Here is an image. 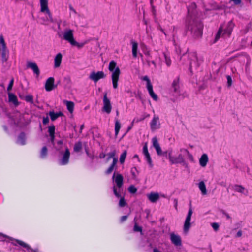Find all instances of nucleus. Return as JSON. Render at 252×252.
<instances>
[{"label":"nucleus","instance_id":"obj_1","mask_svg":"<svg viewBox=\"0 0 252 252\" xmlns=\"http://www.w3.org/2000/svg\"><path fill=\"white\" fill-rule=\"evenodd\" d=\"M152 141L153 146L156 149L157 154L158 156L162 155L166 157V158L169 159L171 164H181L184 166H187V164L182 154H180L177 157L173 156L172 155L173 151L172 149H169L166 151L162 152L157 137H153Z\"/></svg>","mask_w":252,"mask_h":252},{"label":"nucleus","instance_id":"obj_2","mask_svg":"<svg viewBox=\"0 0 252 252\" xmlns=\"http://www.w3.org/2000/svg\"><path fill=\"white\" fill-rule=\"evenodd\" d=\"M196 4L194 3H192L188 7V18H190V20L192 19V21H190V24L189 28H190L192 35L195 38H198L201 36L202 34L203 26L200 21L193 19L196 14Z\"/></svg>","mask_w":252,"mask_h":252},{"label":"nucleus","instance_id":"obj_3","mask_svg":"<svg viewBox=\"0 0 252 252\" xmlns=\"http://www.w3.org/2000/svg\"><path fill=\"white\" fill-rule=\"evenodd\" d=\"M63 141L59 140L57 142L55 146L56 150L58 152V164L60 165H66L69 163L70 152L67 146H64V150L62 148Z\"/></svg>","mask_w":252,"mask_h":252},{"label":"nucleus","instance_id":"obj_4","mask_svg":"<svg viewBox=\"0 0 252 252\" xmlns=\"http://www.w3.org/2000/svg\"><path fill=\"white\" fill-rule=\"evenodd\" d=\"M117 63L114 61H111L109 63L108 69L112 72V81L113 87L114 89L118 88V82L120 74V70L118 67H116Z\"/></svg>","mask_w":252,"mask_h":252},{"label":"nucleus","instance_id":"obj_5","mask_svg":"<svg viewBox=\"0 0 252 252\" xmlns=\"http://www.w3.org/2000/svg\"><path fill=\"white\" fill-rule=\"evenodd\" d=\"M64 39L69 42L71 46L83 47L87 45L90 40H85L80 43L77 42L73 38V31L72 30H66L63 33Z\"/></svg>","mask_w":252,"mask_h":252},{"label":"nucleus","instance_id":"obj_6","mask_svg":"<svg viewBox=\"0 0 252 252\" xmlns=\"http://www.w3.org/2000/svg\"><path fill=\"white\" fill-rule=\"evenodd\" d=\"M234 27V24L230 21H229L226 28L221 26L216 35L215 42H216L220 36H229L231 34L232 30Z\"/></svg>","mask_w":252,"mask_h":252},{"label":"nucleus","instance_id":"obj_7","mask_svg":"<svg viewBox=\"0 0 252 252\" xmlns=\"http://www.w3.org/2000/svg\"><path fill=\"white\" fill-rule=\"evenodd\" d=\"M123 177L121 174L118 173L116 174L115 173L113 174L112 180L113 182L116 183V186L119 189L118 190L116 186H114L113 187V190L114 194L118 198H120L121 197L120 192L121 190V188L123 185Z\"/></svg>","mask_w":252,"mask_h":252},{"label":"nucleus","instance_id":"obj_8","mask_svg":"<svg viewBox=\"0 0 252 252\" xmlns=\"http://www.w3.org/2000/svg\"><path fill=\"white\" fill-rule=\"evenodd\" d=\"M40 11L46 15L44 21L53 22L52 14L48 6V0H40Z\"/></svg>","mask_w":252,"mask_h":252},{"label":"nucleus","instance_id":"obj_9","mask_svg":"<svg viewBox=\"0 0 252 252\" xmlns=\"http://www.w3.org/2000/svg\"><path fill=\"white\" fill-rule=\"evenodd\" d=\"M190 207L189 208L187 216L186 217L184 224V231L185 233H187L189 231L190 227H191V218L193 213L191 204L190 203Z\"/></svg>","mask_w":252,"mask_h":252},{"label":"nucleus","instance_id":"obj_10","mask_svg":"<svg viewBox=\"0 0 252 252\" xmlns=\"http://www.w3.org/2000/svg\"><path fill=\"white\" fill-rule=\"evenodd\" d=\"M141 79L143 81H146L147 83V89L150 95L154 100L157 101L158 100V96L153 91V86L151 83V81L147 76H144L141 78Z\"/></svg>","mask_w":252,"mask_h":252},{"label":"nucleus","instance_id":"obj_11","mask_svg":"<svg viewBox=\"0 0 252 252\" xmlns=\"http://www.w3.org/2000/svg\"><path fill=\"white\" fill-rule=\"evenodd\" d=\"M202 62L203 59L202 57L198 58L195 53H192L189 66L190 71H191L193 67H198Z\"/></svg>","mask_w":252,"mask_h":252},{"label":"nucleus","instance_id":"obj_12","mask_svg":"<svg viewBox=\"0 0 252 252\" xmlns=\"http://www.w3.org/2000/svg\"><path fill=\"white\" fill-rule=\"evenodd\" d=\"M103 106L102 107L103 111L107 113V114L110 113L112 109V106L111 104L110 100L107 96V94L105 93L103 98Z\"/></svg>","mask_w":252,"mask_h":252},{"label":"nucleus","instance_id":"obj_13","mask_svg":"<svg viewBox=\"0 0 252 252\" xmlns=\"http://www.w3.org/2000/svg\"><path fill=\"white\" fill-rule=\"evenodd\" d=\"M150 125L152 131L159 129L160 127V123L159 117L155 115L150 123Z\"/></svg>","mask_w":252,"mask_h":252},{"label":"nucleus","instance_id":"obj_14","mask_svg":"<svg viewBox=\"0 0 252 252\" xmlns=\"http://www.w3.org/2000/svg\"><path fill=\"white\" fill-rule=\"evenodd\" d=\"M105 76L106 75L103 71L97 72L93 71L90 74L89 78L94 82H97L99 79L104 78Z\"/></svg>","mask_w":252,"mask_h":252},{"label":"nucleus","instance_id":"obj_15","mask_svg":"<svg viewBox=\"0 0 252 252\" xmlns=\"http://www.w3.org/2000/svg\"><path fill=\"white\" fill-rule=\"evenodd\" d=\"M143 154L144 155L145 158L146 160L147 163L149 164L150 167H152L153 164L152 163V160L150 157V154L149 153L148 150L147 143H145L143 147Z\"/></svg>","mask_w":252,"mask_h":252},{"label":"nucleus","instance_id":"obj_16","mask_svg":"<svg viewBox=\"0 0 252 252\" xmlns=\"http://www.w3.org/2000/svg\"><path fill=\"white\" fill-rule=\"evenodd\" d=\"M56 86L54 84V78L49 77L47 79L45 84V90L48 91H51L56 88Z\"/></svg>","mask_w":252,"mask_h":252},{"label":"nucleus","instance_id":"obj_17","mask_svg":"<svg viewBox=\"0 0 252 252\" xmlns=\"http://www.w3.org/2000/svg\"><path fill=\"white\" fill-rule=\"evenodd\" d=\"M170 238L171 242L175 246H180L182 245L181 238L179 235L172 233L170 235Z\"/></svg>","mask_w":252,"mask_h":252},{"label":"nucleus","instance_id":"obj_18","mask_svg":"<svg viewBox=\"0 0 252 252\" xmlns=\"http://www.w3.org/2000/svg\"><path fill=\"white\" fill-rule=\"evenodd\" d=\"M27 66L28 68L32 69L34 73L38 77L40 74L39 69L35 62L28 61L27 63Z\"/></svg>","mask_w":252,"mask_h":252},{"label":"nucleus","instance_id":"obj_19","mask_svg":"<svg viewBox=\"0 0 252 252\" xmlns=\"http://www.w3.org/2000/svg\"><path fill=\"white\" fill-rule=\"evenodd\" d=\"M172 89L173 91L176 93L177 94L180 95V85H179V78L177 77L175 78L172 84Z\"/></svg>","mask_w":252,"mask_h":252},{"label":"nucleus","instance_id":"obj_20","mask_svg":"<svg viewBox=\"0 0 252 252\" xmlns=\"http://www.w3.org/2000/svg\"><path fill=\"white\" fill-rule=\"evenodd\" d=\"M148 199L152 203L156 202L159 199V195L158 192H152L147 195Z\"/></svg>","mask_w":252,"mask_h":252},{"label":"nucleus","instance_id":"obj_21","mask_svg":"<svg viewBox=\"0 0 252 252\" xmlns=\"http://www.w3.org/2000/svg\"><path fill=\"white\" fill-rule=\"evenodd\" d=\"M209 158L206 154H203L200 157L199 162L200 165L202 167H205L208 162Z\"/></svg>","mask_w":252,"mask_h":252},{"label":"nucleus","instance_id":"obj_22","mask_svg":"<svg viewBox=\"0 0 252 252\" xmlns=\"http://www.w3.org/2000/svg\"><path fill=\"white\" fill-rule=\"evenodd\" d=\"M48 114L52 121H55L59 117H61L63 115V113L61 111L55 113L53 111H50Z\"/></svg>","mask_w":252,"mask_h":252},{"label":"nucleus","instance_id":"obj_23","mask_svg":"<svg viewBox=\"0 0 252 252\" xmlns=\"http://www.w3.org/2000/svg\"><path fill=\"white\" fill-rule=\"evenodd\" d=\"M234 190L237 192L247 195L248 191L241 185H235L234 186Z\"/></svg>","mask_w":252,"mask_h":252},{"label":"nucleus","instance_id":"obj_24","mask_svg":"<svg viewBox=\"0 0 252 252\" xmlns=\"http://www.w3.org/2000/svg\"><path fill=\"white\" fill-rule=\"evenodd\" d=\"M62 59V55L61 53H59L57 54L55 59H54V66L55 68L59 67L61 63Z\"/></svg>","mask_w":252,"mask_h":252},{"label":"nucleus","instance_id":"obj_25","mask_svg":"<svg viewBox=\"0 0 252 252\" xmlns=\"http://www.w3.org/2000/svg\"><path fill=\"white\" fill-rule=\"evenodd\" d=\"M8 99L10 102L12 103L15 106H18L19 103L17 96L12 93H9L8 94Z\"/></svg>","mask_w":252,"mask_h":252},{"label":"nucleus","instance_id":"obj_26","mask_svg":"<svg viewBox=\"0 0 252 252\" xmlns=\"http://www.w3.org/2000/svg\"><path fill=\"white\" fill-rule=\"evenodd\" d=\"M17 143L21 145L26 144V136L24 133H21L18 137Z\"/></svg>","mask_w":252,"mask_h":252},{"label":"nucleus","instance_id":"obj_27","mask_svg":"<svg viewBox=\"0 0 252 252\" xmlns=\"http://www.w3.org/2000/svg\"><path fill=\"white\" fill-rule=\"evenodd\" d=\"M198 188L199 190L201 191V193L203 195L207 194V190L206 185L203 181H200L198 183Z\"/></svg>","mask_w":252,"mask_h":252},{"label":"nucleus","instance_id":"obj_28","mask_svg":"<svg viewBox=\"0 0 252 252\" xmlns=\"http://www.w3.org/2000/svg\"><path fill=\"white\" fill-rule=\"evenodd\" d=\"M64 103L66 104L68 111L71 113H73L74 108V103L67 100L64 101Z\"/></svg>","mask_w":252,"mask_h":252},{"label":"nucleus","instance_id":"obj_29","mask_svg":"<svg viewBox=\"0 0 252 252\" xmlns=\"http://www.w3.org/2000/svg\"><path fill=\"white\" fill-rule=\"evenodd\" d=\"M180 151L181 153L187 154V155L188 157V158L190 161H191V162L194 161V158H193V156L191 154H190L189 152V151L187 149H185V148H181V149H180Z\"/></svg>","mask_w":252,"mask_h":252},{"label":"nucleus","instance_id":"obj_30","mask_svg":"<svg viewBox=\"0 0 252 252\" xmlns=\"http://www.w3.org/2000/svg\"><path fill=\"white\" fill-rule=\"evenodd\" d=\"M117 162H118V158H114L113 161L112 163L110 166V167L108 168V169L106 170V174H109L113 171Z\"/></svg>","mask_w":252,"mask_h":252},{"label":"nucleus","instance_id":"obj_31","mask_svg":"<svg viewBox=\"0 0 252 252\" xmlns=\"http://www.w3.org/2000/svg\"><path fill=\"white\" fill-rule=\"evenodd\" d=\"M121 126L120 122L117 119L115 120V134L117 136L119 133Z\"/></svg>","mask_w":252,"mask_h":252},{"label":"nucleus","instance_id":"obj_32","mask_svg":"<svg viewBox=\"0 0 252 252\" xmlns=\"http://www.w3.org/2000/svg\"><path fill=\"white\" fill-rule=\"evenodd\" d=\"M82 148V144L81 142H76L74 146L73 150L75 152H79Z\"/></svg>","mask_w":252,"mask_h":252},{"label":"nucleus","instance_id":"obj_33","mask_svg":"<svg viewBox=\"0 0 252 252\" xmlns=\"http://www.w3.org/2000/svg\"><path fill=\"white\" fill-rule=\"evenodd\" d=\"M15 241L16 242V243L12 242V243L14 245H17V244H18L20 245V246L27 248L28 250H29V251L30 250V248L29 246L27 244H26L25 242H24L22 241L19 240H15Z\"/></svg>","mask_w":252,"mask_h":252},{"label":"nucleus","instance_id":"obj_34","mask_svg":"<svg viewBox=\"0 0 252 252\" xmlns=\"http://www.w3.org/2000/svg\"><path fill=\"white\" fill-rule=\"evenodd\" d=\"M47 148L46 146H44L40 152V157L43 159L45 158L47 155Z\"/></svg>","mask_w":252,"mask_h":252},{"label":"nucleus","instance_id":"obj_35","mask_svg":"<svg viewBox=\"0 0 252 252\" xmlns=\"http://www.w3.org/2000/svg\"><path fill=\"white\" fill-rule=\"evenodd\" d=\"M130 172L133 179L136 180L138 174V171L137 170V168L135 167L131 168Z\"/></svg>","mask_w":252,"mask_h":252},{"label":"nucleus","instance_id":"obj_36","mask_svg":"<svg viewBox=\"0 0 252 252\" xmlns=\"http://www.w3.org/2000/svg\"><path fill=\"white\" fill-rule=\"evenodd\" d=\"M115 155H116L115 150H113V151L107 154L108 158H107V160L108 161L111 158H113V160H114V158H117L115 157Z\"/></svg>","mask_w":252,"mask_h":252},{"label":"nucleus","instance_id":"obj_37","mask_svg":"<svg viewBox=\"0 0 252 252\" xmlns=\"http://www.w3.org/2000/svg\"><path fill=\"white\" fill-rule=\"evenodd\" d=\"M127 152L126 151H124L123 153L121 155L120 157V162L121 164H123L125 160L126 157V156Z\"/></svg>","mask_w":252,"mask_h":252},{"label":"nucleus","instance_id":"obj_38","mask_svg":"<svg viewBox=\"0 0 252 252\" xmlns=\"http://www.w3.org/2000/svg\"><path fill=\"white\" fill-rule=\"evenodd\" d=\"M6 239H8L9 240H13L11 237L0 233V241H6Z\"/></svg>","mask_w":252,"mask_h":252},{"label":"nucleus","instance_id":"obj_39","mask_svg":"<svg viewBox=\"0 0 252 252\" xmlns=\"http://www.w3.org/2000/svg\"><path fill=\"white\" fill-rule=\"evenodd\" d=\"M25 100L27 102H30L32 104L33 103V96L31 95H27L25 96Z\"/></svg>","mask_w":252,"mask_h":252},{"label":"nucleus","instance_id":"obj_40","mask_svg":"<svg viewBox=\"0 0 252 252\" xmlns=\"http://www.w3.org/2000/svg\"><path fill=\"white\" fill-rule=\"evenodd\" d=\"M164 58H165V63H166L167 66H170L171 64V61L170 58L169 57H168V56L165 54H164Z\"/></svg>","mask_w":252,"mask_h":252},{"label":"nucleus","instance_id":"obj_41","mask_svg":"<svg viewBox=\"0 0 252 252\" xmlns=\"http://www.w3.org/2000/svg\"><path fill=\"white\" fill-rule=\"evenodd\" d=\"M128 190L129 192L131 193H135L137 190V189L133 185L130 186L128 189Z\"/></svg>","mask_w":252,"mask_h":252},{"label":"nucleus","instance_id":"obj_42","mask_svg":"<svg viewBox=\"0 0 252 252\" xmlns=\"http://www.w3.org/2000/svg\"><path fill=\"white\" fill-rule=\"evenodd\" d=\"M120 197L121 198L119 202V205L120 207H123L126 205V202L124 197H121V196Z\"/></svg>","mask_w":252,"mask_h":252},{"label":"nucleus","instance_id":"obj_43","mask_svg":"<svg viewBox=\"0 0 252 252\" xmlns=\"http://www.w3.org/2000/svg\"><path fill=\"white\" fill-rule=\"evenodd\" d=\"M55 130V127L54 126H51L48 127V132L49 133V135L54 134Z\"/></svg>","mask_w":252,"mask_h":252},{"label":"nucleus","instance_id":"obj_44","mask_svg":"<svg viewBox=\"0 0 252 252\" xmlns=\"http://www.w3.org/2000/svg\"><path fill=\"white\" fill-rule=\"evenodd\" d=\"M6 47V44L5 43L4 37L2 35H0V47Z\"/></svg>","mask_w":252,"mask_h":252},{"label":"nucleus","instance_id":"obj_45","mask_svg":"<svg viewBox=\"0 0 252 252\" xmlns=\"http://www.w3.org/2000/svg\"><path fill=\"white\" fill-rule=\"evenodd\" d=\"M226 79H227V86L228 87H230L232 85V80L231 77L229 75H227Z\"/></svg>","mask_w":252,"mask_h":252},{"label":"nucleus","instance_id":"obj_46","mask_svg":"<svg viewBox=\"0 0 252 252\" xmlns=\"http://www.w3.org/2000/svg\"><path fill=\"white\" fill-rule=\"evenodd\" d=\"M7 48H2V56L3 59L6 61V56H7Z\"/></svg>","mask_w":252,"mask_h":252},{"label":"nucleus","instance_id":"obj_47","mask_svg":"<svg viewBox=\"0 0 252 252\" xmlns=\"http://www.w3.org/2000/svg\"><path fill=\"white\" fill-rule=\"evenodd\" d=\"M211 225H212V227H213V229L215 231H217L218 230L219 227V225L218 223L214 222V223H212Z\"/></svg>","mask_w":252,"mask_h":252},{"label":"nucleus","instance_id":"obj_48","mask_svg":"<svg viewBox=\"0 0 252 252\" xmlns=\"http://www.w3.org/2000/svg\"><path fill=\"white\" fill-rule=\"evenodd\" d=\"M134 231H137V232L142 231V228L141 227H139V226H137L136 224H135L134 227Z\"/></svg>","mask_w":252,"mask_h":252},{"label":"nucleus","instance_id":"obj_49","mask_svg":"<svg viewBox=\"0 0 252 252\" xmlns=\"http://www.w3.org/2000/svg\"><path fill=\"white\" fill-rule=\"evenodd\" d=\"M49 120L48 117H44L43 119V124L46 125L49 123Z\"/></svg>","mask_w":252,"mask_h":252},{"label":"nucleus","instance_id":"obj_50","mask_svg":"<svg viewBox=\"0 0 252 252\" xmlns=\"http://www.w3.org/2000/svg\"><path fill=\"white\" fill-rule=\"evenodd\" d=\"M137 54V48H132V55L133 57H136Z\"/></svg>","mask_w":252,"mask_h":252},{"label":"nucleus","instance_id":"obj_51","mask_svg":"<svg viewBox=\"0 0 252 252\" xmlns=\"http://www.w3.org/2000/svg\"><path fill=\"white\" fill-rule=\"evenodd\" d=\"M50 137V141L53 144H54V139H55V134L49 135Z\"/></svg>","mask_w":252,"mask_h":252},{"label":"nucleus","instance_id":"obj_52","mask_svg":"<svg viewBox=\"0 0 252 252\" xmlns=\"http://www.w3.org/2000/svg\"><path fill=\"white\" fill-rule=\"evenodd\" d=\"M13 82H14L13 79H12L11 80V81L10 82L9 85L8 86L7 89L8 90H10L12 88L13 85Z\"/></svg>","mask_w":252,"mask_h":252},{"label":"nucleus","instance_id":"obj_53","mask_svg":"<svg viewBox=\"0 0 252 252\" xmlns=\"http://www.w3.org/2000/svg\"><path fill=\"white\" fill-rule=\"evenodd\" d=\"M158 29L159 30H160L165 36H166V32H164V30L162 29V28L161 27V26L160 25H158Z\"/></svg>","mask_w":252,"mask_h":252},{"label":"nucleus","instance_id":"obj_54","mask_svg":"<svg viewBox=\"0 0 252 252\" xmlns=\"http://www.w3.org/2000/svg\"><path fill=\"white\" fill-rule=\"evenodd\" d=\"M151 4V7H152L153 14L155 16V15H156L155 7L153 5V3L152 4Z\"/></svg>","mask_w":252,"mask_h":252},{"label":"nucleus","instance_id":"obj_55","mask_svg":"<svg viewBox=\"0 0 252 252\" xmlns=\"http://www.w3.org/2000/svg\"><path fill=\"white\" fill-rule=\"evenodd\" d=\"M127 218V216H123L121 218V222H123L125 221Z\"/></svg>","mask_w":252,"mask_h":252},{"label":"nucleus","instance_id":"obj_56","mask_svg":"<svg viewBox=\"0 0 252 252\" xmlns=\"http://www.w3.org/2000/svg\"><path fill=\"white\" fill-rule=\"evenodd\" d=\"M242 235V232L241 230H239L237 232L236 237H240Z\"/></svg>","mask_w":252,"mask_h":252},{"label":"nucleus","instance_id":"obj_57","mask_svg":"<svg viewBox=\"0 0 252 252\" xmlns=\"http://www.w3.org/2000/svg\"><path fill=\"white\" fill-rule=\"evenodd\" d=\"M69 8L70 10L71 11H72V12H73L74 14L77 13L76 10L74 9V8L71 5H70Z\"/></svg>","mask_w":252,"mask_h":252},{"label":"nucleus","instance_id":"obj_58","mask_svg":"<svg viewBox=\"0 0 252 252\" xmlns=\"http://www.w3.org/2000/svg\"><path fill=\"white\" fill-rule=\"evenodd\" d=\"M235 4H239L241 3V0H231Z\"/></svg>","mask_w":252,"mask_h":252},{"label":"nucleus","instance_id":"obj_59","mask_svg":"<svg viewBox=\"0 0 252 252\" xmlns=\"http://www.w3.org/2000/svg\"><path fill=\"white\" fill-rule=\"evenodd\" d=\"M131 43H132V47H137L138 44L136 42H135L134 41H132Z\"/></svg>","mask_w":252,"mask_h":252},{"label":"nucleus","instance_id":"obj_60","mask_svg":"<svg viewBox=\"0 0 252 252\" xmlns=\"http://www.w3.org/2000/svg\"><path fill=\"white\" fill-rule=\"evenodd\" d=\"M105 156H106L105 154H104L103 153H101L99 155V158H104L105 157Z\"/></svg>","mask_w":252,"mask_h":252},{"label":"nucleus","instance_id":"obj_61","mask_svg":"<svg viewBox=\"0 0 252 252\" xmlns=\"http://www.w3.org/2000/svg\"><path fill=\"white\" fill-rule=\"evenodd\" d=\"M153 252H160L157 248H154L153 249Z\"/></svg>","mask_w":252,"mask_h":252},{"label":"nucleus","instance_id":"obj_62","mask_svg":"<svg viewBox=\"0 0 252 252\" xmlns=\"http://www.w3.org/2000/svg\"><path fill=\"white\" fill-rule=\"evenodd\" d=\"M225 216H226V218H227V219H230V216H229L228 214H227V213H225Z\"/></svg>","mask_w":252,"mask_h":252},{"label":"nucleus","instance_id":"obj_63","mask_svg":"<svg viewBox=\"0 0 252 252\" xmlns=\"http://www.w3.org/2000/svg\"><path fill=\"white\" fill-rule=\"evenodd\" d=\"M151 63H152V64H153L155 66H156V63H155V61H152L151 62Z\"/></svg>","mask_w":252,"mask_h":252},{"label":"nucleus","instance_id":"obj_64","mask_svg":"<svg viewBox=\"0 0 252 252\" xmlns=\"http://www.w3.org/2000/svg\"><path fill=\"white\" fill-rule=\"evenodd\" d=\"M84 128V125H81V127H80V131H81V130L83 129V128Z\"/></svg>","mask_w":252,"mask_h":252}]
</instances>
